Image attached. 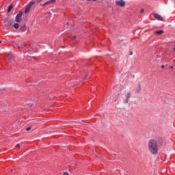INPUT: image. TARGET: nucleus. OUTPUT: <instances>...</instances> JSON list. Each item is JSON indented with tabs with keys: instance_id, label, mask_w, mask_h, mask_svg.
Listing matches in <instances>:
<instances>
[{
	"instance_id": "nucleus-14",
	"label": "nucleus",
	"mask_w": 175,
	"mask_h": 175,
	"mask_svg": "<svg viewBox=\"0 0 175 175\" xmlns=\"http://www.w3.org/2000/svg\"><path fill=\"white\" fill-rule=\"evenodd\" d=\"M16 46L20 50V49H23L24 47V45L18 46V44H16Z\"/></svg>"
},
{
	"instance_id": "nucleus-5",
	"label": "nucleus",
	"mask_w": 175,
	"mask_h": 175,
	"mask_svg": "<svg viewBox=\"0 0 175 175\" xmlns=\"http://www.w3.org/2000/svg\"><path fill=\"white\" fill-rule=\"evenodd\" d=\"M116 5L117 6H121L122 8H124L125 6V1L124 0H118L116 1Z\"/></svg>"
},
{
	"instance_id": "nucleus-21",
	"label": "nucleus",
	"mask_w": 175,
	"mask_h": 175,
	"mask_svg": "<svg viewBox=\"0 0 175 175\" xmlns=\"http://www.w3.org/2000/svg\"><path fill=\"white\" fill-rule=\"evenodd\" d=\"M129 55H133V52L131 51L130 53H129Z\"/></svg>"
},
{
	"instance_id": "nucleus-6",
	"label": "nucleus",
	"mask_w": 175,
	"mask_h": 175,
	"mask_svg": "<svg viewBox=\"0 0 175 175\" xmlns=\"http://www.w3.org/2000/svg\"><path fill=\"white\" fill-rule=\"evenodd\" d=\"M21 16H23V12H19L15 18V21L16 23H21Z\"/></svg>"
},
{
	"instance_id": "nucleus-2",
	"label": "nucleus",
	"mask_w": 175,
	"mask_h": 175,
	"mask_svg": "<svg viewBox=\"0 0 175 175\" xmlns=\"http://www.w3.org/2000/svg\"><path fill=\"white\" fill-rule=\"evenodd\" d=\"M14 23V20L12 18H6L4 21V25L6 28H12V25H13Z\"/></svg>"
},
{
	"instance_id": "nucleus-17",
	"label": "nucleus",
	"mask_w": 175,
	"mask_h": 175,
	"mask_svg": "<svg viewBox=\"0 0 175 175\" xmlns=\"http://www.w3.org/2000/svg\"><path fill=\"white\" fill-rule=\"evenodd\" d=\"M10 57L11 56L10 55H8V59L12 62V59Z\"/></svg>"
},
{
	"instance_id": "nucleus-25",
	"label": "nucleus",
	"mask_w": 175,
	"mask_h": 175,
	"mask_svg": "<svg viewBox=\"0 0 175 175\" xmlns=\"http://www.w3.org/2000/svg\"><path fill=\"white\" fill-rule=\"evenodd\" d=\"M170 69H173V66H170Z\"/></svg>"
},
{
	"instance_id": "nucleus-11",
	"label": "nucleus",
	"mask_w": 175,
	"mask_h": 175,
	"mask_svg": "<svg viewBox=\"0 0 175 175\" xmlns=\"http://www.w3.org/2000/svg\"><path fill=\"white\" fill-rule=\"evenodd\" d=\"M14 28H15V29H18V27H20V25L18 23H14L13 25Z\"/></svg>"
},
{
	"instance_id": "nucleus-7",
	"label": "nucleus",
	"mask_w": 175,
	"mask_h": 175,
	"mask_svg": "<svg viewBox=\"0 0 175 175\" xmlns=\"http://www.w3.org/2000/svg\"><path fill=\"white\" fill-rule=\"evenodd\" d=\"M153 16L156 18V20H158L159 21H163V18L161 15L154 13Z\"/></svg>"
},
{
	"instance_id": "nucleus-3",
	"label": "nucleus",
	"mask_w": 175,
	"mask_h": 175,
	"mask_svg": "<svg viewBox=\"0 0 175 175\" xmlns=\"http://www.w3.org/2000/svg\"><path fill=\"white\" fill-rule=\"evenodd\" d=\"M35 3H36V2L34 1H31L28 3V5L26 6V8L25 10V14H27V13H29V10H31V8H32V6H33V5H35Z\"/></svg>"
},
{
	"instance_id": "nucleus-16",
	"label": "nucleus",
	"mask_w": 175,
	"mask_h": 175,
	"mask_svg": "<svg viewBox=\"0 0 175 175\" xmlns=\"http://www.w3.org/2000/svg\"><path fill=\"white\" fill-rule=\"evenodd\" d=\"M31 129H32V127H31V126L26 128V131H27V132L29 131H31Z\"/></svg>"
},
{
	"instance_id": "nucleus-8",
	"label": "nucleus",
	"mask_w": 175,
	"mask_h": 175,
	"mask_svg": "<svg viewBox=\"0 0 175 175\" xmlns=\"http://www.w3.org/2000/svg\"><path fill=\"white\" fill-rule=\"evenodd\" d=\"M57 0H49V1H46L44 4H42V6H46V5H51V3H55Z\"/></svg>"
},
{
	"instance_id": "nucleus-27",
	"label": "nucleus",
	"mask_w": 175,
	"mask_h": 175,
	"mask_svg": "<svg viewBox=\"0 0 175 175\" xmlns=\"http://www.w3.org/2000/svg\"><path fill=\"white\" fill-rule=\"evenodd\" d=\"M0 43H2V42H1V41H0Z\"/></svg>"
},
{
	"instance_id": "nucleus-12",
	"label": "nucleus",
	"mask_w": 175,
	"mask_h": 175,
	"mask_svg": "<svg viewBox=\"0 0 175 175\" xmlns=\"http://www.w3.org/2000/svg\"><path fill=\"white\" fill-rule=\"evenodd\" d=\"M25 29H27V27L25 26V25H24L23 26H22L20 29V31H22V32H24V31H25Z\"/></svg>"
},
{
	"instance_id": "nucleus-9",
	"label": "nucleus",
	"mask_w": 175,
	"mask_h": 175,
	"mask_svg": "<svg viewBox=\"0 0 175 175\" xmlns=\"http://www.w3.org/2000/svg\"><path fill=\"white\" fill-rule=\"evenodd\" d=\"M33 50H36V53H38V45L36 44H34L31 46Z\"/></svg>"
},
{
	"instance_id": "nucleus-26",
	"label": "nucleus",
	"mask_w": 175,
	"mask_h": 175,
	"mask_svg": "<svg viewBox=\"0 0 175 175\" xmlns=\"http://www.w3.org/2000/svg\"><path fill=\"white\" fill-rule=\"evenodd\" d=\"M88 2H90V1H91V0H88Z\"/></svg>"
},
{
	"instance_id": "nucleus-24",
	"label": "nucleus",
	"mask_w": 175,
	"mask_h": 175,
	"mask_svg": "<svg viewBox=\"0 0 175 175\" xmlns=\"http://www.w3.org/2000/svg\"><path fill=\"white\" fill-rule=\"evenodd\" d=\"M42 1H43V0H38V2H42Z\"/></svg>"
},
{
	"instance_id": "nucleus-19",
	"label": "nucleus",
	"mask_w": 175,
	"mask_h": 175,
	"mask_svg": "<svg viewBox=\"0 0 175 175\" xmlns=\"http://www.w3.org/2000/svg\"><path fill=\"white\" fill-rule=\"evenodd\" d=\"M140 13H144V9H142Z\"/></svg>"
},
{
	"instance_id": "nucleus-23",
	"label": "nucleus",
	"mask_w": 175,
	"mask_h": 175,
	"mask_svg": "<svg viewBox=\"0 0 175 175\" xmlns=\"http://www.w3.org/2000/svg\"><path fill=\"white\" fill-rule=\"evenodd\" d=\"M163 68H165V66H161V68L163 69Z\"/></svg>"
},
{
	"instance_id": "nucleus-15",
	"label": "nucleus",
	"mask_w": 175,
	"mask_h": 175,
	"mask_svg": "<svg viewBox=\"0 0 175 175\" xmlns=\"http://www.w3.org/2000/svg\"><path fill=\"white\" fill-rule=\"evenodd\" d=\"M140 91H142V88L140 87V85H139L138 89L137 90V94H139V92H140Z\"/></svg>"
},
{
	"instance_id": "nucleus-18",
	"label": "nucleus",
	"mask_w": 175,
	"mask_h": 175,
	"mask_svg": "<svg viewBox=\"0 0 175 175\" xmlns=\"http://www.w3.org/2000/svg\"><path fill=\"white\" fill-rule=\"evenodd\" d=\"M16 148H20V145H19L18 144H17L16 145Z\"/></svg>"
},
{
	"instance_id": "nucleus-13",
	"label": "nucleus",
	"mask_w": 175,
	"mask_h": 175,
	"mask_svg": "<svg viewBox=\"0 0 175 175\" xmlns=\"http://www.w3.org/2000/svg\"><path fill=\"white\" fill-rule=\"evenodd\" d=\"M155 33H157V35H162V33H163V31L158 30V31H155Z\"/></svg>"
},
{
	"instance_id": "nucleus-22",
	"label": "nucleus",
	"mask_w": 175,
	"mask_h": 175,
	"mask_svg": "<svg viewBox=\"0 0 175 175\" xmlns=\"http://www.w3.org/2000/svg\"><path fill=\"white\" fill-rule=\"evenodd\" d=\"M77 36H73V39H77Z\"/></svg>"
},
{
	"instance_id": "nucleus-28",
	"label": "nucleus",
	"mask_w": 175,
	"mask_h": 175,
	"mask_svg": "<svg viewBox=\"0 0 175 175\" xmlns=\"http://www.w3.org/2000/svg\"><path fill=\"white\" fill-rule=\"evenodd\" d=\"M88 75L85 76V77H87Z\"/></svg>"
},
{
	"instance_id": "nucleus-10",
	"label": "nucleus",
	"mask_w": 175,
	"mask_h": 175,
	"mask_svg": "<svg viewBox=\"0 0 175 175\" xmlns=\"http://www.w3.org/2000/svg\"><path fill=\"white\" fill-rule=\"evenodd\" d=\"M13 9V5H10L9 7H8V13H10V12H12V10Z\"/></svg>"
},
{
	"instance_id": "nucleus-1",
	"label": "nucleus",
	"mask_w": 175,
	"mask_h": 175,
	"mask_svg": "<svg viewBox=\"0 0 175 175\" xmlns=\"http://www.w3.org/2000/svg\"><path fill=\"white\" fill-rule=\"evenodd\" d=\"M163 144V140H162L161 138H159L157 139H150L148 143L149 152L152 154V155L158 154V148H159V146H162Z\"/></svg>"
},
{
	"instance_id": "nucleus-4",
	"label": "nucleus",
	"mask_w": 175,
	"mask_h": 175,
	"mask_svg": "<svg viewBox=\"0 0 175 175\" xmlns=\"http://www.w3.org/2000/svg\"><path fill=\"white\" fill-rule=\"evenodd\" d=\"M131 98V92H127L124 94V98H123V103H128L129 98Z\"/></svg>"
},
{
	"instance_id": "nucleus-20",
	"label": "nucleus",
	"mask_w": 175,
	"mask_h": 175,
	"mask_svg": "<svg viewBox=\"0 0 175 175\" xmlns=\"http://www.w3.org/2000/svg\"><path fill=\"white\" fill-rule=\"evenodd\" d=\"M63 175H69V173H68V172H64Z\"/></svg>"
}]
</instances>
